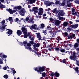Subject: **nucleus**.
Segmentation results:
<instances>
[{"mask_svg": "<svg viewBox=\"0 0 79 79\" xmlns=\"http://www.w3.org/2000/svg\"><path fill=\"white\" fill-rule=\"evenodd\" d=\"M48 30H50L51 29V27H49V26L48 27Z\"/></svg>", "mask_w": 79, "mask_h": 79, "instance_id": "nucleus-54", "label": "nucleus"}, {"mask_svg": "<svg viewBox=\"0 0 79 79\" xmlns=\"http://www.w3.org/2000/svg\"><path fill=\"white\" fill-rule=\"evenodd\" d=\"M34 69H35V71H37V72H38V74H39V73H40V74H42V77H45V76H46V73H41V72H43V71H44L45 70V68H44V67H40L38 68H34Z\"/></svg>", "mask_w": 79, "mask_h": 79, "instance_id": "nucleus-1", "label": "nucleus"}, {"mask_svg": "<svg viewBox=\"0 0 79 79\" xmlns=\"http://www.w3.org/2000/svg\"><path fill=\"white\" fill-rule=\"evenodd\" d=\"M3 77L5 79H7L8 77V76L7 75H5L3 76Z\"/></svg>", "mask_w": 79, "mask_h": 79, "instance_id": "nucleus-36", "label": "nucleus"}, {"mask_svg": "<svg viewBox=\"0 0 79 79\" xmlns=\"http://www.w3.org/2000/svg\"><path fill=\"white\" fill-rule=\"evenodd\" d=\"M38 51V49L36 48L35 49V50L34 51V52L35 53L36 55H38V56H39V54H38L37 53V51Z\"/></svg>", "mask_w": 79, "mask_h": 79, "instance_id": "nucleus-23", "label": "nucleus"}, {"mask_svg": "<svg viewBox=\"0 0 79 79\" xmlns=\"http://www.w3.org/2000/svg\"><path fill=\"white\" fill-rule=\"evenodd\" d=\"M68 23L67 22H65L63 23V26L66 27L68 26Z\"/></svg>", "mask_w": 79, "mask_h": 79, "instance_id": "nucleus-28", "label": "nucleus"}, {"mask_svg": "<svg viewBox=\"0 0 79 79\" xmlns=\"http://www.w3.org/2000/svg\"><path fill=\"white\" fill-rule=\"evenodd\" d=\"M47 4L48 5V6H50L51 5H52L53 4H54V3H53V2H47Z\"/></svg>", "mask_w": 79, "mask_h": 79, "instance_id": "nucleus-25", "label": "nucleus"}, {"mask_svg": "<svg viewBox=\"0 0 79 79\" xmlns=\"http://www.w3.org/2000/svg\"><path fill=\"white\" fill-rule=\"evenodd\" d=\"M37 38L39 39V40H43V39H42V37H41L40 34V33H37Z\"/></svg>", "mask_w": 79, "mask_h": 79, "instance_id": "nucleus-16", "label": "nucleus"}, {"mask_svg": "<svg viewBox=\"0 0 79 79\" xmlns=\"http://www.w3.org/2000/svg\"><path fill=\"white\" fill-rule=\"evenodd\" d=\"M32 10L33 11H34V14H35V13H38V8L37 7H34L32 8Z\"/></svg>", "mask_w": 79, "mask_h": 79, "instance_id": "nucleus-12", "label": "nucleus"}, {"mask_svg": "<svg viewBox=\"0 0 79 79\" xmlns=\"http://www.w3.org/2000/svg\"><path fill=\"white\" fill-rule=\"evenodd\" d=\"M1 24L2 25H3L2 27L0 26V29H6V25H5V20H4L2 21L1 22Z\"/></svg>", "mask_w": 79, "mask_h": 79, "instance_id": "nucleus-5", "label": "nucleus"}, {"mask_svg": "<svg viewBox=\"0 0 79 79\" xmlns=\"http://www.w3.org/2000/svg\"><path fill=\"white\" fill-rule=\"evenodd\" d=\"M19 14L21 15V16H24V13L22 12H19Z\"/></svg>", "mask_w": 79, "mask_h": 79, "instance_id": "nucleus-35", "label": "nucleus"}, {"mask_svg": "<svg viewBox=\"0 0 79 79\" xmlns=\"http://www.w3.org/2000/svg\"><path fill=\"white\" fill-rule=\"evenodd\" d=\"M7 33L9 35H11L13 34V31L11 30H8Z\"/></svg>", "mask_w": 79, "mask_h": 79, "instance_id": "nucleus-24", "label": "nucleus"}, {"mask_svg": "<svg viewBox=\"0 0 79 79\" xmlns=\"http://www.w3.org/2000/svg\"><path fill=\"white\" fill-rule=\"evenodd\" d=\"M0 2L2 3H4L5 2V0H0Z\"/></svg>", "mask_w": 79, "mask_h": 79, "instance_id": "nucleus-59", "label": "nucleus"}, {"mask_svg": "<svg viewBox=\"0 0 79 79\" xmlns=\"http://www.w3.org/2000/svg\"><path fill=\"white\" fill-rule=\"evenodd\" d=\"M38 15L40 16L42 15L43 14V11H39L38 13Z\"/></svg>", "mask_w": 79, "mask_h": 79, "instance_id": "nucleus-29", "label": "nucleus"}, {"mask_svg": "<svg viewBox=\"0 0 79 79\" xmlns=\"http://www.w3.org/2000/svg\"><path fill=\"white\" fill-rule=\"evenodd\" d=\"M44 27H45V25L43 23L41 24L39 26V27L40 29H43Z\"/></svg>", "mask_w": 79, "mask_h": 79, "instance_id": "nucleus-19", "label": "nucleus"}, {"mask_svg": "<svg viewBox=\"0 0 79 79\" xmlns=\"http://www.w3.org/2000/svg\"><path fill=\"white\" fill-rule=\"evenodd\" d=\"M52 12H53L54 13L57 14L58 13V12H59V11H58V10H57L56 9V8H55L52 10Z\"/></svg>", "mask_w": 79, "mask_h": 79, "instance_id": "nucleus-20", "label": "nucleus"}, {"mask_svg": "<svg viewBox=\"0 0 79 79\" xmlns=\"http://www.w3.org/2000/svg\"><path fill=\"white\" fill-rule=\"evenodd\" d=\"M78 24H76L75 25H71V27L73 29H76V28L78 27Z\"/></svg>", "mask_w": 79, "mask_h": 79, "instance_id": "nucleus-13", "label": "nucleus"}, {"mask_svg": "<svg viewBox=\"0 0 79 79\" xmlns=\"http://www.w3.org/2000/svg\"><path fill=\"white\" fill-rule=\"evenodd\" d=\"M15 22H18L17 23L19 24H21V23L20 22H19V19L18 18H16L15 19Z\"/></svg>", "mask_w": 79, "mask_h": 79, "instance_id": "nucleus-27", "label": "nucleus"}, {"mask_svg": "<svg viewBox=\"0 0 79 79\" xmlns=\"http://www.w3.org/2000/svg\"><path fill=\"white\" fill-rule=\"evenodd\" d=\"M21 20H22L23 21H24V23H26V22L25 21V19H23V18H22L21 19Z\"/></svg>", "mask_w": 79, "mask_h": 79, "instance_id": "nucleus-58", "label": "nucleus"}, {"mask_svg": "<svg viewBox=\"0 0 79 79\" xmlns=\"http://www.w3.org/2000/svg\"><path fill=\"white\" fill-rule=\"evenodd\" d=\"M73 69L75 70V71H76L77 73H78L79 72V68L77 67H76V68H73Z\"/></svg>", "mask_w": 79, "mask_h": 79, "instance_id": "nucleus-32", "label": "nucleus"}, {"mask_svg": "<svg viewBox=\"0 0 79 79\" xmlns=\"http://www.w3.org/2000/svg\"><path fill=\"white\" fill-rule=\"evenodd\" d=\"M27 42L26 41H25L23 42V44H24V47H25V48L26 49H29L30 50V52H33L34 51L32 49V48L31 47V44L30 43H28L27 44Z\"/></svg>", "mask_w": 79, "mask_h": 79, "instance_id": "nucleus-3", "label": "nucleus"}, {"mask_svg": "<svg viewBox=\"0 0 79 79\" xmlns=\"http://www.w3.org/2000/svg\"><path fill=\"white\" fill-rule=\"evenodd\" d=\"M21 8H22V7H21V6H17V9L18 10H21Z\"/></svg>", "mask_w": 79, "mask_h": 79, "instance_id": "nucleus-34", "label": "nucleus"}, {"mask_svg": "<svg viewBox=\"0 0 79 79\" xmlns=\"http://www.w3.org/2000/svg\"><path fill=\"white\" fill-rule=\"evenodd\" d=\"M79 44L78 43H75L74 44V47L73 48H72L71 49L73 50L74 49V48H77L78 47H79Z\"/></svg>", "mask_w": 79, "mask_h": 79, "instance_id": "nucleus-15", "label": "nucleus"}, {"mask_svg": "<svg viewBox=\"0 0 79 79\" xmlns=\"http://www.w3.org/2000/svg\"><path fill=\"white\" fill-rule=\"evenodd\" d=\"M64 35L65 36H67L68 35V33L66 32H64Z\"/></svg>", "mask_w": 79, "mask_h": 79, "instance_id": "nucleus-49", "label": "nucleus"}, {"mask_svg": "<svg viewBox=\"0 0 79 79\" xmlns=\"http://www.w3.org/2000/svg\"><path fill=\"white\" fill-rule=\"evenodd\" d=\"M73 15H76L77 16V18L79 17V12H75L74 13H72Z\"/></svg>", "mask_w": 79, "mask_h": 79, "instance_id": "nucleus-18", "label": "nucleus"}, {"mask_svg": "<svg viewBox=\"0 0 79 79\" xmlns=\"http://www.w3.org/2000/svg\"><path fill=\"white\" fill-rule=\"evenodd\" d=\"M68 46L70 47H72V45L71 44H68Z\"/></svg>", "mask_w": 79, "mask_h": 79, "instance_id": "nucleus-50", "label": "nucleus"}, {"mask_svg": "<svg viewBox=\"0 0 79 79\" xmlns=\"http://www.w3.org/2000/svg\"><path fill=\"white\" fill-rule=\"evenodd\" d=\"M19 44L20 45H21V46H22L23 45V43H20Z\"/></svg>", "mask_w": 79, "mask_h": 79, "instance_id": "nucleus-62", "label": "nucleus"}, {"mask_svg": "<svg viewBox=\"0 0 79 79\" xmlns=\"http://www.w3.org/2000/svg\"><path fill=\"white\" fill-rule=\"evenodd\" d=\"M22 31L20 30L18 31L17 32V34L19 36V35H21L22 34Z\"/></svg>", "mask_w": 79, "mask_h": 79, "instance_id": "nucleus-21", "label": "nucleus"}, {"mask_svg": "<svg viewBox=\"0 0 79 79\" xmlns=\"http://www.w3.org/2000/svg\"><path fill=\"white\" fill-rule=\"evenodd\" d=\"M56 4H59L60 3V2H59L58 1H56L55 2Z\"/></svg>", "mask_w": 79, "mask_h": 79, "instance_id": "nucleus-47", "label": "nucleus"}, {"mask_svg": "<svg viewBox=\"0 0 79 79\" xmlns=\"http://www.w3.org/2000/svg\"><path fill=\"white\" fill-rule=\"evenodd\" d=\"M4 54H3V53H0V57H1V58H3V55Z\"/></svg>", "mask_w": 79, "mask_h": 79, "instance_id": "nucleus-38", "label": "nucleus"}, {"mask_svg": "<svg viewBox=\"0 0 79 79\" xmlns=\"http://www.w3.org/2000/svg\"><path fill=\"white\" fill-rule=\"evenodd\" d=\"M33 20H34L33 19H30L29 17L26 18L25 19V21L27 23H28V21H29V22L31 24H34V21Z\"/></svg>", "mask_w": 79, "mask_h": 79, "instance_id": "nucleus-7", "label": "nucleus"}, {"mask_svg": "<svg viewBox=\"0 0 79 79\" xmlns=\"http://www.w3.org/2000/svg\"><path fill=\"white\" fill-rule=\"evenodd\" d=\"M49 34H53V32L52 31H49Z\"/></svg>", "mask_w": 79, "mask_h": 79, "instance_id": "nucleus-63", "label": "nucleus"}, {"mask_svg": "<svg viewBox=\"0 0 79 79\" xmlns=\"http://www.w3.org/2000/svg\"><path fill=\"white\" fill-rule=\"evenodd\" d=\"M65 5V3H64V2H63L61 4V6H64Z\"/></svg>", "mask_w": 79, "mask_h": 79, "instance_id": "nucleus-61", "label": "nucleus"}, {"mask_svg": "<svg viewBox=\"0 0 79 79\" xmlns=\"http://www.w3.org/2000/svg\"><path fill=\"white\" fill-rule=\"evenodd\" d=\"M76 50H77V53H79V48H76Z\"/></svg>", "mask_w": 79, "mask_h": 79, "instance_id": "nucleus-43", "label": "nucleus"}, {"mask_svg": "<svg viewBox=\"0 0 79 79\" xmlns=\"http://www.w3.org/2000/svg\"><path fill=\"white\" fill-rule=\"evenodd\" d=\"M56 51H59L60 50V48H55Z\"/></svg>", "mask_w": 79, "mask_h": 79, "instance_id": "nucleus-41", "label": "nucleus"}, {"mask_svg": "<svg viewBox=\"0 0 79 79\" xmlns=\"http://www.w3.org/2000/svg\"><path fill=\"white\" fill-rule=\"evenodd\" d=\"M75 36V34H73L72 35H69L68 36V39H72L73 37H74Z\"/></svg>", "mask_w": 79, "mask_h": 79, "instance_id": "nucleus-17", "label": "nucleus"}, {"mask_svg": "<svg viewBox=\"0 0 79 79\" xmlns=\"http://www.w3.org/2000/svg\"><path fill=\"white\" fill-rule=\"evenodd\" d=\"M29 38L31 40H32L33 41L34 40V38L32 37V35L30 36H29Z\"/></svg>", "mask_w": 79, "mask_h": 79, "instance_id": "nucleus-30", "label": "nucleus"}, {"mask_svg": "<svg viewBox=\"0 0 79 79\" xmlns=\"http://www.w3.org/2000/svg\"><path fill=\"white\" fill-rule=\"evenodd\" d=\"M66 61V60L65 59L62 61L63 63H65Z\"/></svg>", "mask_w": 79, "mask_h": 79, "instance_id": "nucleus-53", "label": "nucleus"}, {"mask_svg": "<svg viewBox=\"0 0 79 79\" xmlns=\"http://www.w3.org/2000/svg\"><path fill=\"white\" fill-rule=\"evenodd\" d=\"M20 12H22V13H26V10L24 9V8H23L21 9V10L20 11Z\"/></svg>", "mask_w": 79, "mask_h": 79, "instance_id": "nucleus-31", "label": "nucleus"}, {"mask_svg": "<svg viewBox=\"0 0 79 79\" xmlns=\"http://www.w3.org/2000/svg\"><path fill=\"white\" fill-rule=\"evenodd\" d=\"M13 10H13L10 9H7L6 10L7 11H9L10 14L12 15V14H13L14 13H15V12H16V10H18V6L15 7L13 8Z\"/></svg>", "mask_w": 79, "mask_h": 79, "instance_id": "nucleus-4", "label": "nucleus"}, {"mask_svg": "<svg viewBox=\"0 0 79 79\" xmlns=\"http://www.w3.org/2000/svg\"><path fill=\"white\" fill-rule=\"evenodd\" d=\"M72 11L73 13H74L75 11V9H72Z\"/></svg>", "mask_w": 79, "mask_h": 79, "instance_id": "nucleus-56", "label": "nucleus"}, {"mask_svg": "<svg viewBox=\"0 0 79 79\" xmlns=\"http://www.w3.org/2000/svg\"><path fill=\"white\" fill-rule=\"evenodd\" d=\"M76 58V53L73 52V53L72 56H71L70 57V59L71 60H74L75 61Z\"/></svg>", "mask_w": 79, "mask_h": 79, "instance_id": "nucleus-8", "label": "nucleus"}, {"mask_svg": "<svg viewBox=\"0 0 79 79\" xmlns=\"http://www.w3.org/2000/svg\"><path fill=\"white\" fill-rule=\"evenodd\" d=\"M53 23L55 25H57V26H58L60 24V22L58 20H56L54 21Z\"/></svg>", "mask_w": 79, "mask_h": 79, "instance_id": "nucleus-11", "label": "nucleus"}, {"mask_svg": "<svg viewBox=\"0 0 79 79\" xmlns=\"http://www.w3.org/2000/svg\"><path fill=\"white\" fill-rule=\"evenodd\" d=\"M66 51V50L65 49H62L60 50V52H62V53H64Z\"/></svg>", "mask_w": 79, "mask_h": 79, "instance_id": "nucleus-37", "label": "nucleus"}, {"mask_svg": "<svg viewBox=\"0 0 79 79\" xmlns=\"http://www.w3.org/2000/svg\"><path fill=\"white\" fill-rule=\"evenodd\" d=\"M59 20H62V19H63V18L59 16Z\"/></svg>", "mask_w": 79, "mask_h": 79, "instance_id": "nucleus-40", "label": "nucleus"}, {"mask_svg": "<svg viewBox=\"0 0 79 79\" xmlns=\"http://www.w3.org/2000/svg\"><path fill=\"white\" fill-rule=\"evenodd\" d=\"M55 76H56V77H59V76H60V74L57 72H56L55 73Z\"/></svg>", "mask_w": 79, "mask_h": 79, "instance_id": "nucleus-26", "label": "nucleus"}, {"mask_svg": "<svg viewBox=\"0 0 79 79\" xmlns=\"http://www.w3.org/2000/svg\"><path fill=\"white\" fill-rule=\"evenodd\" d=\"M55 76V73H51V75L52 76Z\"/></svg>", "mask_w": 79, "mask_h": 79, "instance_id": "nucleus-52", "label": "nucleus"}, {"mask_svg": "<svg viewBox=\"0 0 79 79\" xmlns=\"http://www.w3.org/2000/svg\"><path fill=\"white\" fill-rule=\"evenodd\" d=\"M8 20L10 21V24H12L13 23V18L12 17H10L8 19Z\"/></svg>", "mask_w": 79, "mask_h": 79, "instance_id": "nucleus-14", "label": "nucleus"}, {"mask_svg": "<svg viewBox=\"0 0 79 79\" xmlns=\"http://www.w3.org/2000/svg\"><path fill=\"white\" fill-rule=\"evenodd\" d=\"M13 74H15L16 73V71L13 70Z\"/></svg>", "mask_w": 79, "mask_h": 79, "instance_id": "nucleus-64", "label": "nucleus"}, {"mask_svg": "<svg viewBox=\"0 0 79 79\" xmlns=\"http://www.w3.org/2000/svg\"><path fill=\"white\" fill-rule=\"evenodd\" d=\"M77 66H79V61H77Z\"/></svg>", "mask_w": 79, "mask_h": 79, "instance_id": "nucleus-60", "label": "nucleus"}, {"mask_svg": "<svg viewBox=\"0 0 79 79\" xmlns=\"http://www.w3.org/2000/svg\"><path fill=\"white\" fill-rule=\"evenodd\" d=\"M22 31L23 34V35L24 38H27V36H31L30 35V33H28L27 34V29L25 28L24 27H23L22 28Z\"/></svg>", "mask_w": 79, "mask_h": 79, "instance_id": "nucleus-2", "label": "nucleus"}, {"mask_svg": "<svg viewBox=\"0 0 79 79\" xmlns=\"http://www.w3.org/2000/svg\"><path fill=\"white\" fill-rule=\"evenodd\" d=\"M30 43L32 45H33L34 46L35 43H34V42H33V41H30Z\"/></svg>", "mask_w": 79, "mask_h": 79, "instance_id": "nucleus-39", "label": "nucleus"}, {"mask_svg": "<svg viewBox=\"0 0 79 79\" xmlns=\"http://www.w3.org/2000/svg\"><path fill=\"white\" fill-rule=\"evenodd\" d=\"M65 14V13L64 12V11H63V10H60V11L58 15L59 16H63Z\"/></svg>", "mask_w": 79, "mask_h": 79, "instance_id": "nucleus-10", "label": "nucleus"}, {"mask_svg": "<svg viewBox=\"0 0 79 79\" xmlns=\"http://www.w3.org/2000/svg\"><path fill=\"white\" fill-rule=\"evenodd\" d=\"M6 2L7 3V4H9L10 3V0H6Z\"/></svg>", "mask_w": 79, "mask_h": 79, "instance_id": "nucleus-44", "label": "nucleus"}, {"mask_svg": "<svg viewBox=\"0 0 79 79\" xmlns=\"http://www.w3.org/2000/svg\"><path fill=\"white\" fill-rule=\"evenodd\" d=\"M9 68L7 66V67H4L3 68V69L4 70H6V69L7 68Z\"/></svg>", "mask_w": 79, "mask_h": 79, "instance_id": "nucleus-46", "label": "nucleus"}, {"mask_svg": "<svg viewBox=\"0 0 79 79\" xmlns=\"http://www.w3.org/2000/svg\"><path fill=\"white\" fill-rule=\"evenodd\" d=\"M37 28V25L35 24L32 25L30 27V29H36Z\"/></svg>", "mask_w": 79, "mask_h": 79, "instance_id": "nucleus-9", "label": "nucleus"}, {"mask_svg": "<svg viewBox=\"0 0 79 79\" xmlns=\"http://www.w3.org/2000/svg\"><path fill=\"white\" fill-rule=\"evenodd\" d=\"M35 1H36V0H26V3L28 5H29V4L32 5L33 3L35 2Z\"/></svg>", "mask_w": 79, "mask_h": 79, "instance_id": "nucleus-6", "label": "nucleus"}, {"mask_svg": "<svg viewBox=\"0 0 79 79\" xmlns=\"http://www.w3.org/2000/svg\"><path fill=\"white\" fill-rule=\"evenodd\" d=\"M5 8V6L3 5L2 4L0 5V8Z\"/></svg>", "mask_w": 79, "mask_h": 79, "instance_id": "nucleus-33", "label": "nucleus"}, {"mask_svg": "<svg viewBox=\"0 0 79 79\" xmlns=\"http://www.w3.org/2000/svg\"><path fill=\"white\" fill-rule=\"evenodd\" d=\"M3 64V60L2 59H0V64Z\"/></svg>", "mask_w": 79, "mask_h": 79, "instance_id": "nucleus-45", "label": "nucleus"}, {"mask_svg": "<svg viewBox=\"0 0 79 79\" xmlns=\"http://www.w3.org/2000/svg\"><path fill=\"white\" fill-rule=\"evenodd\" d=\"M49 19H50L51 21H53V19L52 18H50Z\"/></svg>", "mask_w": 79, "mask_h": 79, "instance_id": "nucleus-55", "label": "nucleus"}, {"mask_svg": "<svg viewBox=\"0 0 79 79\" xmlns=\"http://www.w3.org/2000/svg\"><path fill=\"white\" fill-rule=\"evenodd\" d=\"M50 9L49 8L48 9H46L45 11H50Z\"/></svg>", "mask_w": 79, "mask_h": 79, "instance_id": "nucleus-57", "label": "nucleus"}, {"mask_svg": "<svg viewBox=\"0 0 79 79\" xmlns=\"http://www.w3.org/2000/svg\"><path fill=\"white\" fill-rule=\"evenodd\" d=\"M39 10L40 11H43V9L42 8H40L39 9Z\"/></svg>", "mask_w": 79, "mask_h": 79, "instance_id": "nucleus-48", "label": "nucleus"}, {"mask_svg": "<svg viewBox=\"0 0 79 79\" xmlns=\"http://www.w3.org/2000/svg\"><path fill=\"white\" fill-rule=\"evenodd\" d=\"M6 57H7V56L4 54L2 56V58H6Z\"/></svg>", "mask_w": 79, "mask_h": 79, "instance_id": "nucleus-42", "label": "nucleus"}, {"mask_svg": "<svg viewBox=\"0 0 79 79\" xmlns=\"http://www.w3.org/2000/svg\"><path fill=\"white\" fill-rule=\"evenodd\" d=\"M75 3H78V4H79V0L78 1H76L75 2Z\"/></svg>", "mask_w": 79, "mask_h": 79, "instance_id": "nucleus-51", "label": "nucleus"}, {"mask_svg": "<svg viewBox=\"0 0 79 79\" xmlns=\"http://www.w3.org/2000/svg\"><path fill=\"white\" fill-rule=\"evenodd\" d=\"M40 45L39 44L34 43V48H36V47H39Z\"/></svg>", "mask_w": 79, "mask_h": 79, "instance_id": "nucleus-22", "label": "nucleus"}]
</instances>
